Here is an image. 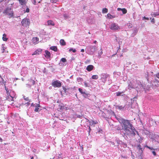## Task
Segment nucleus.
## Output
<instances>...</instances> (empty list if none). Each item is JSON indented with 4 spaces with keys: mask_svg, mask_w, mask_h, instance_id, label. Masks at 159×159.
Listing matches in <instances>:
<instances>
[{
    "mask_svg": "<svg viewBox=\"0 0 159 159\" xmlns=\"http://www.w3.org/2000/svg\"><path fill=\"white\" fill-rule=\"evenodd\" d=\"M156 76L157 78H159V73L157 74Z\"/></svg>",
    "mask_w": 159,
    "mask_h": 159,
    "instance_id": "49",
    "label": "nucleus"
},
{
    "mask_svg": "<svg viewBox=\"0 0 159 159\" xmlns=\"http://www.w3.org/2000/svg\"><path fill=\"white\" fill-rule=\"evenodd\" d=\"M117 107L120 110H123L124 108V106H118Z\"/></svg>",
    "mask_w": 159,
    "mask_h": 159,
    "instance_id": "27",
    "label": "nucleus"
},
{
    "mask_svg": "<svg viewBox=\"0 0 159 159\" xmlns=\"http://www.w3.org/2000/svg\"><path fill=\"white\" fill-rule=\"evenodd\" d=\"M78 90H79V91L80 92V93H81V94H82L84 93V92H83V89L81 88H79Z\"/></svg>",
    "mask_w": 159,
    "mask_h": 159,
    "instance_id": "32",
    "label": "nucleus"
},
{
    "mask_svg": "<svg viewBox=\"0 0 159 159\" xmlns=\"http://www.w3.org/2000/svg\"><path fill=\"white\" fill-rule=\"evenodd\" d=\"M48 25H52L54 26L55 25L54 22L52 20H48Z\"/></svg>",
    "mask_w": 159,
    "mask_h": 159,
    "instance_id": "18",
    "label": "nucleus"
},
{
    "mask_svg": "<svg viewBox=\"0 0 159 159\" xmlns=\"http://www.w3.org/2000/svg\"><path fill=\"white\" fill-rule=\"evenodd\" d=\"M64 17H66V15H65V14H64Z\"/></svg>",
    "mask_w": 159,
    "mask_h": 159,
    "instance_id": "64",
    "label": "nucleus"
},
{
    "mask_svg": "<svg viewBox=\"0 0 159 159\" xmlns=\"http://www.w3.org/2000/svg\"><path fill=\"white\" fill-rule=\"evenodd\" d=\"M69 52L72 51L73 52H76V50L75 49H73V48H70L69 50Z\"/></svg>",
    "mask_w": 159,
    "mask_h": 159,
    "instance_id": "33",
    "label": "nucleus"
},
{
    "mask_svg": "<svg viewBox=\"0 0 159 159\" xmlns=\"http://www.w3.org/2000/svg\"><path fill=\"white\" fill-rule=\"evenodd\" d=\"M45 57L48 59L50 58L51 57V54L50 52L48 50L45 51Z\"/></svg>",
    "mask_w": 159,
    "mask_h": 159,
    "instance_id": "11",
    "label": "nucleus"
},
{
    "mask_svg": "<svg viewBox=\"0 0 159 159\" xmlns=\"http://www.w3.org/2000/svg\"><path fill=\"white\" fill-rule=\"evenodd\" d=\"M61 60H66V59L64 58H62Z\"/></svg>",
    "mask_w": 159,
    "mask_h": 159,
    "instance_id": "61",
    "label": "nucleus"
},
{
    "mask_svg": "<svg viewBox=\"0 0 159 159\" xmlns=\"http://www.w3.org/2000/svg\"><path fill=\"white\" fill-rule=\"evenodd\" d=\"M122 8H117V10L118 11H121L122 10Z\"/></svg>",
    "mask_w": 159,
    "mask_h": 159,
    "instance_id": "51",
    "label": "nucleus"
},
{
    "mask_svg": "<svg viewBox=\"0 0 159 159\" xmlns=\"http://www.w3.org/2000/svg\"><path fill=\"white\" fill-rule=\"evenodd\" d=\"M97 123V121H95L94 120H92L91 121V123L92 125L96 124Z\"/></svg>",
    "mask_w": 159,
    "mask_h": 159,
    "instance_id": "38",
    "label": "nucleus"
},
{
    "mask_svg": "<svg viewBox=\"0 0 159 159\" xmlns=\"http://www.w3.org/2000/svg\"><path fill=\"white\" fill-rule=\"evenodd\" d=\"M129 129H130L131 130H132L133 128H132V127H127L126 128H124V130L125 132V133H124V135H129L131 133V131L129 130Z\"/></svg>",
    "mask_w": 159,
    "mask_h": 159,
    "instance_id": "7",
    "label": "nucleus"
},
{
    "mask_svg": "<svg viewBox=\"0 0 159 159\" xmlns=\"http://www.w3.org/2000/svg\"><path fill=\"white\" fill-rule=\"evenodd\" d=\"M5 89L6 91V93H7V95H8V94H10V93L9 92V90H8V88L6 87L5 86Z\"/></svg>",
    "mask_w": 159,
    "mask_h": 159,
    "instance_id": "30",
    "label": "nucleus"
},
{
    "mask_svg": "<svg viewBox=\"0 0 159 159\" xmlns=\"http://www.w3.org/2000/svg\"><path fill=\"white\" fill-rule=\"evenodd\" d=\"M58 108L61 110H65V111L70 109L68 107H65V105L62 103L61 105H59Z\"/></svg>",
    "mask_w": 159,
    "mask_h": 159,
    "instance_id": "8",
    "label": "nucleus"
},
{
    "mask_svg": "<svg viewBox=\"0 0 159 159\" xmlns=\"http://www.w3.org/2000/svg\"><path fill=\"white\" fill-rule=\"evenodd\" d=\"M132 26V25L130 23H129L128 25V27L129 28H131Z\"/></svg>",
    "mask_w": 159,
    "mask_h": 159,
    "instance_id": "42",
    "label": "nucleus"
},
{
    "mask_svg": "<svg viewBox=\"0 0 159 159\" xmlns=\"http://www.w3.org/2000/svg\"><path fill=\"white\" fill-rule=\"evenodd\" d=\"M83 96L85 98H87L88 97V95H89V94L88 93H85V92L84 93L82 94Z\"/></svg>",
    "mask_w": 159,
    "mask_h": 159,
    "instance_id": "29",
    "label": "nucleus"
},
{
    "mask_svg": "<svg viewBox=\"0 0 159 159\" xmlns=\"http://www.w3.org/2000/svg\"><path fill=\"white\" fill-rule=\"evenodd\" d=\"M143 18H144V19H145V20H149V19L148 18L146 17L145 16H144L143 17Z\"/></svg>",
    "mask_w": 159,
    "mask_h": 159,
    "instance_id": "50",
    "label": "nucleus"
},
{
    "mask_svg": "<svg viewBox=\"0 0 159 159\" xmlns=\"http://www.w3.org/2000/svg\"><path fill=\"white\" fill-rule=\"evenodd\" d=\"M50 1L52 3H56L57 1V0H50Z\"/></svg>",
    "mask_w": 159,
    "mask_h": 159,
    "instance_id": "35",
    "label": "nucleus"
},
{
    "mask_svg": "<svg viewBox=\"0 0 159 159\" xmlns=\"http://www.w3.org/2000/svg\"><path fill=\"white\" fill-rule=\"evenodd\" d=\"M39 40V38L38 37L33 38L32 39V42L34 44L37 43H38Z\"/></svg>",
    "mask_w": 159,
    "mask_h": 159,
    "instance_id": "10",
    "label": "nucleus"
},
{
    "mask_svg": "<svg viewBox=\"0 0 159 159\" xmlns=\"http://www.w3.org/2000/svg\"><path fill=\"white\" fill-rule=\"evenodd\" d=\"M42 49L40 48L38 49L32 54V55H39L41 54L42 52Z\"/></svg>",
    "mask_w": 159,
    "mask_h": 159,
    "instance_id": "9",
    "label": "nucleus"
},
{
    "mask_svg": "<svg viewBox=\"0 0 159 159\" xmlns=\"http://www.w3.org/2000/svg\"><path fill=\"white\" fill-rule=\"evenodd\" d=\"M23 98H24V99L26 101H29V99L28 97H25V96H24L23 97Z\"/></svg>",
    "mask_w": 159,
    "mask_h": 159,
    "instance_id": "36",
    "label": "nucleus"
},
{
    "mask_svg": "<svg viewBox=\"0 0 159 159\" xmlns=\"http://www.w3.org/2000/svg\"><path fill=\"white\" fill-rule=\"evenodd\" d=\"M31 106H33V107H34V106H35V104H34V103H31Z\"/></svg>",
    "mask_w": 159,
    "mask_h": 159,
    "instance_id": "56",
    "label": "nucleus"
},
{
    "mask_svg": "<svg viewBox=\"0 0 159 159\" xmlns=\"http://www.w3.org/2000/svg\"><path fill=\"white\" fill-rule=\"evenodd\" d=\"M139 143H140V144L141 143H142V140L139 141Z\"/></svg>",
    "mask_w": 159,
    "mask_h": 159,
    "instance_id": "62",
    "label": "nucleus"
},
{
    "mask_svg": "<svg viewBox=\"0 0 159 159\" xmlns=\"http://www.w3.org/2000/svg\"><path fill=\"white\" fill-rule=\"evenodd\" d=\"M50 49L52 50H53L55 52H57L58 50V49L57 46H52L50 47Z\"/></svg>",
    "mask_w": 159,
    "mask_h": 159,
    "instance_id": "16",
    "label": "nucleus"
},
{
    "mask_svg": "<svg viewBox=\"0 0 159 159\" xmlns=\"http://www.w3.org/2000/svg\"><path fill=\"white\" fill-rule=\"evenodd\" d=\"M132 130V132H131L130 134H132L133 135L135 136V131H136V132H137V131H136V130L134 129H133L132 130Z\"/></svg>",
    "mask_w": 159,
    "mask_h": 159,
    "instance_id": "28",
    "label": "nucleus"
},
{
    "mask_svg": "<svg viewBox=\"0 0 159 159\" xmlns=\"http://www.w3.org/2000/svg\"><path fill=\"white\" fill-rule=\"evenodd\" d=\"M4 13L7 15L10 16V17H12L13 16V11L11 8H7L4 11Z\"/></svg>",
    "mask_w": 159,
    "mask_h": 159,
    "instance_id": "6",
    "label": "nucleus"
},
{
    "mask_svg": "<svg viewBox=\"0 0 159 159\" xmlns=\"http://www.w3.org/2000/svg\"><path fill=\"white\" fill-rule=\"evenodd\" d=\"M88 51L90 52L91 54L93 53L94 52L97 50V47L95 46H90L87 48Z\"/></svg>",
    "mask_w": 159,
    "mask_h": 159,
    "instance_id": "3",
    "label": "nucleus"
},
{
    "mask_svg": "<svg viewBox=\"0 0 159 159\" xmlns=\"http://www.w3.org/2000/svg\"><path fill=\"white\" fill-rule=\"evenodd\" d=\"M128 88H134V87L132 86H131L130 85H128Z\"/></svg>",
    "mask_w": 159,
    "mask_h": 159,
    "instance_id": "47",
    "label": "nucleus"
},
{
    "mask_svg": "<svg viewBox=\"0 0 159 159\" xmlns=\"http://www.w3.org/2000/svg\"><path fill=\"white\" fill-rule=\"evenodd\" d=\"M30 81L32 82L33 85H34L35 84V82L34 80H31Z\"/></svg>",
    "mask_w": 159,
    "mask_h": 159,
    "instance_id": "41",
    "label": "nucleus"
},
{
    "mask_svg": "<svg viewBox=\"0 0 159 159\" xmlns=\"http://www.w3.org/2000/svg\"><path fill=\"white\" fill-rule=\"evenodd\" d=\"M154 86L156 87H159V81L155 80L154 81Z\"/></svg>",
    "mask_w": 159,
    "mask_h": 159,
    "instance_id": "19",
    "label": "nucleus"
},
{
    "mask_svg": "<svg viewBox=\"0 0 159 159\" xmlns=\"http://www.w3.org/2000/svg\"><path fill=\"white\" fill-rule=\"evenodd\" d=\"M2 142V139L0 137V142Z\"/></svg>",
    "mask_w": 159,
    "mask_h": 159,
    "instance_id": "57",
    "label": "nucleus"
},
{
    "mask_svg": "<svg viewBox=\"0 0 159 159\" xmlns=\"http://www.w3.org/2000/svg\"><path fill=\"white\" fill-rule=\"evenodd\" d=\"M25 12H27V13L29 12H30V9H29L28 8H26V11H25Z\"/></svg>",
    "mask_w": 159,
    "mask_h": 159,
    "instance_id": "43",
    "label": "nucleus"
},
{
    "mask_svg": "<svg viewBox=\"0 0 159 159\" xmlns=\"http://www.w3.org/2000/svg\"><path fill=\"white\" fill-rule=\"evenodd\" d=\"M39 107H36L34 109V111L35 112H38L39 111Z\"/></svg>",
    "mask_w": 159,
    "mask_h": 159,
    "instance_id": "39",
    "label": "nucleus"
},
{
    "mask_svg": "<svg viewBox=\"0 0 159 159\" xmlns=\"http://www.w3.org/2000/svg\"><path fill=\"white\" fill-rule=\"evenodd\" d=\"M97 43V41L96 40H95L93 42V43H94V44H96Z\"/></svg>",
    "mask_w": 159,
    "mask_h": 159,
    "instance_id": "59",
    "label": "nucleus"
},
{
    "mask_svg": "<svg viewBox=\"0 0 159 159\" xmlns=\"http://www.w3.org/2000/svg\"><path fill=\"white\" fill-rule=\"evenodd\" d=\"M100 54H102V51L100 53Z\"/></svg>",
    "mask_w": 159,
    "mask_h": 159,
    "instance_id": "63",
    "label": "nucleus"
},
{
    "mask_svg": "<svg viewBox=\"0 0 159 159\" xmlns=\"http://www.w3.org/2000/svg\"><path fill=\"white\" fill-rule=\"evenodd\" d=\"M98 78V77L97 75H94L92 76V78L94 80H97Z\"/></svg>",
    "mask_w": 159,
    "mask_h": 159,
    "instance_id": "25",
    "label": "nucleus"
},
{
    "mask_svg": "<svg viewBox=\"0 0 159 159\" xmlns=\"http://www.w3.org/2000/svg\"><path fill=\"white\" fill-rule=\"evenodd\" d=\"M150 148H149V149L151 150H155V149L153 148L152 147H149Z\"/></svg>",
    "mask_w": 159,
    "mask_h": 159,
    "instance_id": "48",
    "label": "nucleus"
},
{
    "mask_svg": "<svg viewBox=\"0 0 159 159\" xmlns=\"http://www.w3.org/2000/svg\"><path fill=\"white\" fill-rule=\"evenodd\" d=\"M107 17L109 19H112L115 17V16H112L111 14L108 13L107 14Z\"/></svg>",
    "mask_w": 159,
    "mask_h": 159,
    "instance_id": "20",
    "label": "nucleus"
},
{
    "mask_svg": "<svg viewBox=\"0 0 159 159\" xmlns=\"http://www.w3.org/2000/svg\"><path fill=\"white\" fill-rule=\"evenodd\" d=\"M2 39L4 41H6L7 39L6 38V35L5 34L3 35Z\"/></svg>",
    "mask_w": 159,
    "mask_h": 159,
    "instance_id": "22",
    "label": "nucleus"
},
{
    "mask_svg": "<svg viewBox=\"0 0 159 159\" xmlns=\"http://www.w3.org/2000/svg\"><path fill=\"white\" fill-rule=\"evenodd\" d=\"M144 147H146V148H149V146H147V145H146L144 146Z\"/></svg>",
    "mask_w": 159,
    "mask_h": 159,
    "instance_id": "52",
    "label": "nucleus"
},
{
    "mask_svg": "<svg viewBox=\"0 0 159 159\" xmlns=\"http://www.w3.org/2000/svg\"><path fill=\"white\" fill-rule=\"evenodd\" d=\"M151 22H153V23H155V20L154 18H152L151 20Z\"/></svg>",
    "mask_w": 159,
    "mask_h": 159,
    "instance_id": "46",
    "label": "nucleus"
},
{
    "mask_svg": "<svg viewBox=\"0 0 159 159\" xmlns=\"http://www.w3.org/2000/svg\"><path fill=\"white\" fill-rule=\"evenodd\" d=\"M108 12V9L107 8H104L102 9V13H107Z\"/></svg>",
    "mask_w": 159,
    "mask_h": 159,
    "instance_id": "24",
    "label": "nucleus"
},
{
    "mask_svg": "<svg viewBox=\"0 0 159 159\" xmlns=\"http://www.w3.org/2000/svg\"><path fill=\"white\" fill-rule=\"evenodd\" d=\"M153 15H154V16H156L159 15V13L157 14V13H154V14Z\"/></svg>",
    "mask_w": 159,
    "mask_h": 159,
    "instance_id": "45",
    "label": "nucleus"
},
{
    "mask_svg": "<svg viewBox=\"0 0 159 159\" xmlns=\"http://www.w3.org/2000/svg\"><path fill=\"white\" fill-rule=\"evenodd\" d=\"M137 148L139 151H141V152H142L143 150L142 149V148H141V146L140 144L138 145Z\"/></svg>",
    "mask_w": 159,
    "mask_h": 159,
    "instance_id": "21",
    "label": "nucleus"
},
{
    "mask_svg": "<svg viewBox=\"0 0 159 159\" xmlns=\"http://www.w3.org/2000/svg\"><path fill=\"white\" fill-rule=\"evenodd\" d=\"M39 102H39V103L37 104L35 106V107H41V106H40V105H39Z\"/></svg>",
    "mask_w": 159,
    "mask_h": 159,
    "instance_id": "34",
    "label": "nucleus"
},
{
    "mask_svg": "<svg viewBox=\"0 0 159 159\" xmlns=\"http://www.w3.org/2000/svg\"><path fill=\"white\" fill-rule=\"evenodd\" d=\"M84 85L85 87H88L89 86L88 85V83H87V82H84Z\"/></svg>",
    "mask_w": 159,
    "mask_h": 159,
    "instance_id": "37",
    "label": "nucleus"
},
{
    "mask_svg": "<svg viewBox=\"0 0 159 159\" xmlns=\"http://www.w3.org/2000/svg\"><path fill=\"white\" fill-rule=\"evenodd\" d=\"M66 60H60L59 63V64L60 66H65L66 64Z\"/></svg>",
    "mask_w": 159,
    "mask_h": 159,
    "instance_id": "15",
    "label": "nucleus"
},
{
    "mask_svg": "<svg viewBox=\"0 0 159 159\" xmlns=\"http://www.w3.org/2000/svg\"><path fill=\"white\" fill-rule=\"evenodd\" d=\"M70 150L71 151H72L73 150V148L72 147H71L70 148Z\"/></svg>",
    "mask_w": 159,
    "mask_h": 159,
    "instance_id": "55",
    "label": "nucleus"
},
{
    "mask_svg": "<svg viewBox=\"0 0 159 159\" xmlns=\"http://www.w3.org/2000/svg\"><path fill=\"white\" fill-rule=\"evenodd\" d=\"M21 23L23 26L27 27L30 25V21L29 19L25 18L22 20Z\"/></svg>",
    "mask_w": 159,
    "mask_h": 159,
    "instance_id": "1",
    "label": "nucleus"
},
{
    "mask_svg": "<svg viewBox=\"0 0 159 159\" xmlns=\"http://www.w3.org/2000/svg\"><path fill=\"white\" fill-rule=\"evenodd\" d=\"M123 93H124V92H116V95L117 96L123 95H122V94Z\"/></svg>",
    "mask_w": 159,
    "mask_h": 159,
    "instance_id": "23",
    "label": "nucleus"
},
{
    "mask_svg": "<svg viewBox=\"0 0 159 159\" xmlns=\"http://www.w3.org/2000/svg\"><path fill=\"white\" fill-rule=\"evenodd\" d=\"M63 89L64 90L65 93L67 94V93H68V92L66 89L65 87H63Z\"/></svg>",
    "mask_w": 159,
    "mask_h": 159,
    "instance_id": "31",
    "label": "nucleus"
},
{
    "mask_svg": "<svg viewBox=\"0 0 159 159\" xmlns=\"http://www.w3.org/2000/svg\"><path fill=\"white\" fill-rule=\"evenodd\" d=\"M121 123L124 125V128H126L127 127L129 126L131 127H132V125L128 120L122 119L121 120Z\"/></svg>",
    "mask_w": 159,
    "mask_h": 159,
    "instance_id": "2",
    "label": "nucleus"
},
{
    "mask_svg": "<svg viewBox=\"0 0 159 159\" xmlns=\"http://www.w3.org/2000/svg\"><path fill=\"white\" fill-rule=\"evenodd\" d=\"M94 68V66L92 65H89L88 66L86 70L88 71H90L92 70Z\"/></svg>",
    "mask_w": 159,
    "mask_h": 159,
    "instance_id": "12",
    "label": "nucleus"
},
{
    "mask_svg": "<svg viewBox=\"0 0 159 159\" xmlns=\"http://www.w3.org/2000/svg\"><path fill=\"white\" fill-rule=\"evenodd\" d=\"M60 45L62 46H65L66 45V43L63 39H61L60 41Z\"/></svg>",
    "mask_w": 159,
    "mask_h": 159,
    "instance_id": "17",
    "label": "nucleus"
},
{
    "mask_svg": "<svg viewBox=\"0 0 159 159\" xmlns=\"http://www.w3.org/2000/svg\"><path fill=\"white\" fill-rule=\"evenodd\" d=\"M110 28L112 30H116L120 29V27L115 23H112L110 26Z\"/></svg>",
    "mask_w": 159,
    "mask_h": 159,
    "instance_id": "5",
    "label": "nucleus"
},
{
    "mask_svg": "<svg viewBox=\"0 0 159 159\" xmlns=\"http://www.w3.org/2000/svg\"><path fill=\"white\" fill-rule=\"evenodd\" d=\"M101 79L102 80L104 79L105 81L106 79L108 77V75L106 74L102 73L101 74Z\"/></svg>",
    "mask_w": 159,
    "mask_h": 159,
    "instance_id": "13",
    "label": "nucleus"
},
{
    "mask_svg": "<svg viewBox=\"0 0 159 159\" xmlns=\"http://www.w3.org/2000/svg\"><path fill=\"white\" fill-rule=\"evenodd\" d=\"M66 89L67 90H70V89H71V88H66Z\"/></svg>",
    "mask_w": 159,
    "mask_h": 159,
    "instance_id": "58",
    "label": "nucleus"
},
{
    "mask_svg": "<svg viewBox=\"0 0 159 159\" xmlns=\"http://www.w3.org/2000/svg\"><path fill=\"white\" fill-rule=\"evenodd\" d=\"M152 152L154 156H156V152L155 151V150H153V151H152Z\"/></svg>",
    "mask_w": 159,
    "mask_h": 159,
    "instance_id": "40",
    "label": "nucleus"
},
{
    "mask_svg": "<svg viewBox=\"0 0 159 159\" xmlns=\"http://www.w3.org/2000/svg\"><path fill=\"white\" fill-rule=\"evenodd\" d=\"M52 85L54 88H59L61 86V84L59 81L57 80L52 82Z\"/></svg>",
    "mask_w": 159,
    "mask_h": 159,
    "instance_id": "4",
    "label": "nucleus"
},
{
    "mask_svg": "<svg viewBox=\"0 0 159 159\" xmlns=\"http://www.w3.org/2000/svg\"><path fill=\"white\" fill-rule=\"evenodd\" d=\"M2 50H3V51H2V52H4V50L5 49V48L3 45H2Z\"/></svg>",
    "mask_w": 159,
    "mask_h": 159,
    "instance_id": "44",
    "label": "nucleus"
},
{
    "mask_svg": "<svg viewBox=\"0 0 159 159\" xmlns=\"http://www.w3.org/2000/svg\"><path fill=\"white\" fill-rule=\"evenodd\" d=\"M122 10H121V11L122 12L123 14H125L127 12V11L126 9L123 8H122Z\"/></svg>",
    "mask_w": 159,
    "mask_h": 159,
    "instance_id": "26",
    "label": "nucleus"
},
{
    "mask_svg": "<svg viewBox=\"0 0 159 159\" xmlns=\"http://www.w3.org/2000/svg\"><path fill=\"white\" fill-rule=\"evenodd\" d=\"M117 129L118 130H120V128L119 127H118L117 128Z\"/></svg>",
    "mask_w": 159,
    "mask_h": 159,
    "instance_id": "60",
    "label": "nucleus"
},
{
    "mask_svg": "<svg viewBox=\"0 0 159 159\" xmlns=\"http://www.w3.org/2000/svg\"><path fill=\"white\" fill-rule=\"evenodd\" d=\"M6 99L9 101H13V98L12 96H11L10 94H8V95H7V96L6 97Z\"/></svg>",
    "mask_w": 159,
    "mask_h": 159,
    "instance_id": "14",
    "label": "nucleus"
},
{
    "mask_svg": "<svg viewBox=\"0 0 159 159\" xmlns=\"http://www.w3.org/2000/svg\"><path fill=\"white\" fill-rule=\"evenodd\" d=\"M81 51L82 52H84V50L83 49H81Z\"/></svg>",
    "mask_w": 159,
    "mask_h": 159,
    "instance_id": "54",
    "label": "nucleus"
},
{
    "mask_svg": "<svg viewBox=\"0 0 159 159\" xmlns=\"http://www.w3.org/2000/svg\"><path fill=\"white\" fill-rule=\"evenodd\" d=\"M36 0H34L33 4L34 5H35L36 4Z\"/></svg>",
    "mask_w": 159,
    "mask_h": 159,
    "instance_id": "53",
    "label": "nucleus"
}]
</instances>
